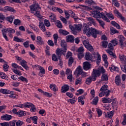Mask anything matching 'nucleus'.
<instances>
[{"mask_svg": "<svg viewBox=\"0 0 126 126\" xmlns=\"http://www.w3.org/2000/svg\"><path fill=\"white\" fill-rule=\"evenodd\" d=\"M102 47L103 48H107L108 47V42L106 41H102L101 42Z\"/></svg>", "mask_w": 126, "mask_h": 126, "instance_id": "63", "label": "nucleus"}, {"mask_svg": "<svg viewBox=\"0 0 126 126\" xmlns=\"http://www.w3.org/2000/svg\"><path fill=\"white\" fill-rule=\"evenodd\" d=\"M105 14L110 20H113L115 19V17H114V15H113V13L111 12L108 13L107 12H105Z\"/></svg>", "mask_w": 126, "mask_h": 126, "instance_id": "36", "label": "nucleus"}, {"mask_svg": "<svg viewBox=\"0 0 126 126\" xmlns=\"http://www.w3.org/2000/svg\"><path fill=\"white\" fill-rule=\"evenodd\" d=\"M0 93H2V94H9L10 93H14V92L13 91H10L7 89H0Z\"/></svg>", "mask_w": 126, "mask_h": 126, "instance_id": "24", "label": "nucleus"}, {"mask_svg": "<svg viewBox=\"0 0 126 126\" xmlns=\"http://www.w3.org/2000/svg\"><path fill=\"white\" fill-rule=\"evenodd\" d=\"M83 31L84 34H86L88 37L92 36L94 39H96L98 34H100L99 30L93 28H89V26H83Z\"/></svg>", "mask_w": 126, "mask_h": 126, "instance_id": "1", "label": "nucleus"}, {"mask_svg": "<svg viewBox=\"0 0 126 126\" xmlns=\"http://www.w3.org/2000/svg\"><path fill=\"white\" fill-rule=\"evenodd\" d=\"M85 59L86 61H91L92 60V58H91V56H90V53L89 52H86Z\"/></svg>", "mask_w": 126, "mask_h": 126, "instance_id": "43", "label": "nucleus"}, {"mask_svg": "<svg viewBox=\"0 0 126 126\" xmlns=\"http://www.w3.org/2000/svg\"><path fill=\"white\" fill-rule=\"evenodd\" d=\"M91 63L88 62H84L83 63V68L84 70L87 71L91 69Z\"/></svg>", "mask_w": 126, "mask_h": 126, "instance_id": "9", "label": "nucleus"}, {"mask_svg": "<svg viewBox=\"0 0 126 126\" xmlns=\"http://www.w3.org/2000/svg\"><path fill=\"white\" fill-rule=\"evenodd\" d=\"M115 83L117 86H120L122 84V80L121 79V76L117 75L115 77Z\"/></svg>", "mask_w": 126, "mask_h": 126, "instance_id": "12", "label": "nucleus"}, {"mask_svg": "<svg viewBox=\"0 0 126 126\" xmlns=\"http://www.w3.org/2000/svg\"><path fill=\"white\" fill-rule=\"evenodd\" d=\"M13 41L15 42H17V43H23L24 42V39L22 38H19L17 36H14L13 38Z\"/></svg>", "mask_w": 126, "mask_h": 126, "instance_id": "35", "label": "nucleus"}, {"mask_svg": "<svg viewBox=\"0 0 126 126\" xmlns=\"http://www.w3.org/2000/svg\"><path fill=\"white\" fill-rule=\"evenodd\" d=\"M26 102L24 104H17L13 105L14 108H21V109L26 108Z\"/></svg>", "mask_w": 126, "mask_h": 126, "instance_id": "25", "label": "nucleus"}, {"mask_svg": "<svg viewBox=\"0 0 126 126\" xmlns=\"http://www.w3.org/2000/svg\"><path fill=\"white\" fill-rule=\"evenodd\" d=\"M8 0L9 2H10V3H14V2H15V3H21V2H25V0Z\"/></svg>", "mask_w": 126, "mask_h": 126, "instance_id": "34", "label": "nucleus"}, {"mask_svg": "<svg viewBox=\"0 0 126 126\" xmlns=\"http://www.w3.org/2000/svg\"><path fill=\"white\" fill-rule=\"evenodd\" d=\"M103 115H105V118L112 119V118H113V116H114V111H112L109 112H107V115L106 114V112H103Z\"/></svg>", "mask_w": 126, "mask_h": 126, "instance_id": "22", "label": "nucleus"}, {"mask_svg": "<svg viewBox=\"0 0 126 126\" xmlns=\"http://www.w3.org/2000/svg\"><path fill=\"white\" fill-rule=\"evenodd\" d=\"M59 58H58V56L56 55V54H53L52 55V61H54V62H58L59 61Z\"/></svg>", "mask_w": 126, "mask_h": 126, "instance_id": "56", "label": "nucleus"}, {"mask_svg": "<svg viewBox=\"0 0 126 126\" xmlns=\"http://www.w3.org/2000/svg\"><path fill=\"white\" fill-rule=\"evenodd\" d=\"M44 24L45 26H46V27H50V26H51V23H50V21L47 19H45L44 20Z\"/></svg>", "mask_w": 126, "mask_h": 126, "instance_id": "52", "label": "nucleus"}, {"mask_svg": "<svg viewBox=\"0 0 126 126\" xmlns=\"http://www.w3.org/2000/svg\"><path fill=\"white\" fill-rule=\"evenodd\" d=\"M26 108H31L30 111L32 112V113L36 112V106L31 102H27Z\"/></svg>", "mask_w": 126, "mask_h": 126, "instance_id": "6", "label": "nucleus"}, {"mask_svg": "<svg viewBox=\"0 0 126 126\" xmlns=\"http://www.w3.org/2000/svg\"><path fill=\"white\" fill-rule=\"evenodd\" d=\"M69 28H70V30L72 31V32L74 35H76L77 34V31H76L75 27H74L73 26L69 25Z\"/></svg>", "mask_w": 126, "mask_h": 126, "instance_id": "41", "label": "nucleus"}, {"mask_svg": "<svg viewBox=\"0 0 126 126\" xmlns=\"http://www.w3.org/2000/svg\"><path fill=\"white\" fill-rule=\"evenodd\" d=\"M85 2L88 4H95V2L93 0H86Z\"/></svg>", "mask_w": 126, "mask_h": 126, "instance_id": "61", "label": "nucleus"}, {"mask_svg": "<svg viewBox=\"0 0 126 126\" xmlns=\"http://www.w3.org/2000/svg\"><path fill=\"white\" fill-rule=\"evenodd\" d=\"M50 89L54 91V92H57L58 91V87L55 84H51L49 86Z\"/></svg>", "mask_w": 126, "mask_h": 126, "instance_id": "32", "label": "nucleus"}, {"mask_svg": "<svg viewBox=\"0 0 126 126\" xmlns=\"http://www.w3.org/2000/svg\"><path fill=\"white\" fill-rule=\"evenodd\" d=\"M3 69L4 71H8V68H9V65L7 64V62H5V63L3 64Z\"/></svg>", "mask_w": 126, "mask_h": 126, "instance_id": "39", "label": "nucleus"}, {"mask_svg": "<svg viewBox=\"0 0 126 126\" xmlns=\"http://www.w3.org/2000/svg\"><path fill=\"white\" fill-rule=\"evenodd\" d=\"M97 21L99 23V25L102 27V28H104V27L105 26V23L104 22L99 19H96Z\"/></svg>", "mask_w": 126, "mask_h": 126, "instance_id": "57", "label": "nucleus"}, {"mask_svg": "<svg viewBox=\"0 0 126 126\" xmlns=\"http://www.w3.org/2000/svg\"><path fill=\"white\" fill-rule=\"evenodd\" d=\"M4 10L7 11H10L11 12H14V11H15V10H14L12 7L8 6H5Z\"/></svg>", "mask_w": 126, "mask_h": 126, "instance_id": "42", "label": "nucleus"}, {"mask_svg": "<svg viewBox=\"0 0 126 126\" xmlns=\"http://www.w3.org/2000/svg\"><path fill=\"white\" fill-rule=\"evenodd\" d=\"M66 41L70 43H73L74 42V37L72 35H69L66 36Z\"/></svg>", "mask_w": 126, "mask_h": 126, "instance_id": "26", "label": "nucleus"}, {"mask_svg": "<svg viewBox=\"0 0 126 126\" xmlns=\"http://www.w3.org/2000/svg\"><path fill=\"white\" fill-rule=\"evenodd\" d=\"M118 33H119V31L116 29L112 28V29L111 30V35H114V34H117Z\"/></svg>", "mask_w": 126, "mask_h": 126, "instance_id": "58", "label": "nucleus"}, {"mask_svg": "<svg viewBox=\"0 0 126 126\" xmlns=\"http://www.w3.org/2000/svg\"><path fill=\"white\" fill-rule=\"evenodd\" d=\"M109 69L112 72L116 71L117 72H119L120 69L118 67V66H116L114 65H112L111 67H109Z\"/></svg>", "mask_w": 126, "mask_h": 126, "instance_id": "28", "label": "nucleus"}, {"mask_svg": "<svg viewBox=\"0 0 126 126\" xmlns=\"http://www.w3.org/2000/svg\"><path fill=\"white\" fill-rule=\"evenodd\" d=\"M26 63H27V62L24 60H22V61L21 62V65L22 66H23L25 69L29 70V67H28Z\"/></svg>", "mask_w": 126, "mask_h": 126, "instance_id": "20", "label": "nucleus"}, {"mask_svg": "<svg viewBox=\"0 0 126 126\" xmlns=\"http://www.w3.org/2000/svg\"><path fill=\"white\" fill-rule=\"evenodd\" d=\"M55 24L56 26L58 27V28H60V29H62V28H63V24H62V23H61L59 20H57Z\"/></svg>", "mask_w": 126, "mask_h": 126, "instance_id": "53", "label": "nucleus"}, {"mask_svg": "<svg viewBox=\"0 0 126 126\" xmlns=\"http://www.w3.org/2000/svg\"><path fill=\"white\" fill-rule=\"evenodd\" d=\"M94 58L97 57L96 63H101V56L100 54L98 52H96V53L94 52Z\"/></svg>", "mask_w": 126, "mask_h": 126, "instance_id": "19", "label": "nucleus"}, {"mask_svg": "<svg viewBox=\"0 0 126 126\" xmlns=\"http://www.w3.org/2000/svg\"><path fill=\"white\" fill-rule=\"evenodd\" d=\"M38 26L42 32H45L47 30L46 29V27H45V25H44V23H43V22H39Z\"/></svg>", "mask_w": 126, "mask_h": 126, "instance_id": "21", "label": "nucleus"}, {"mask_svg": "<svg viewBox=\"0 0 126 126\" xmlns=\"http://www.w3.org/2000/svg\"><path fill=\"white\" fill-rule=\"evenodd\" d=\"M71 17L74 19V21L76 22H77V20L79 19L78 17L75 16V13H74V12H73L72 11H71Z\"/></svg>", "mask_w": 126, "mask_h": 126, "instance_id": "40", "label": "nucleus"}, {"mask_svg": "<svg viewBox=\"0 0 126 126\" xmlns=\"http://www.w3.org/2000/svg\"><path fill=\"white\" fill-rule=\"evenodd\" d=\"M83 43L85 48L90 51V52H93L94 51L93 46H92L91 44H89V42H88L87 41L84 40L83 41Z\"/></svg>", "mask_w": 126, "mask_h": 126, "instance_id": "7", "label": "nucleus"}, {"mask_svg": "<svg viewBox=\"0 0 126 126\" xmlns=\"http://www.w3.org/2000/svg\"><path fill=\"white\" fill-rule=\"evenodd\" d=\"M16 120H13L12 121H10L8 122L9 126H15L16 125Z\"/></svg>", "mask_w": 126, "mask_h": 126, "instance_id": "59", "label": "nucleus"}, {"mask_svg": "<svg viewBox=\"0 0 126 126\" xmlns=\"http://www.w3.org/2000/svg\"><path fill=\"white\" fill-rule=\"evenodd\" d=\"M123 126H126V114L124 115V119L122 123Z\"/></svg>", "mask_w": 126, "mask_h": 126, "instance_id": "64", "label": "nucleus"}, {"mask_svg": "<svg viewBox=\"0 0 126 126\" xmlns=\"http://www.w3.org/2000/svg\"><path fill=\"white\" fill-rule=\"evenodd\" d=\"M102 60L104 62L105 64L104 66L105 67H108L109 65V63L108 62V56L106 54H103L102 55Z\"/></svg>", "mask_w": 126, "mask_h": 126, "instance_id": "15", "label": "nucleus"}, {"mask_svg": "<svg viewBox=\"0 0 126 126\" xmlns=\"http://www.w3.org/2000/svg\"><path fill=\"white\" fill-rule=\"evenodd\" d=\"M101 75V71L98 69H93V72L91 74V76L93 78L94 80H96L97 78L100 76Z\"/></svg>", "mask_w": 126, "mask_h": 126, "instance_id": "3", "label": "nucleus"}, {"mask_svg": "<svg viewBox=\"0 0 126 126\" xmlns=\"http://www.w3.org/2000/svg\"><path fill=\"white\" fill-rule=\"evenodd\" d=\"M36 40H36L35 42L37 43V45H40L42 46V45H44V44H45L44 41L42 40V37L40 36H37L36 37Z\"/></svg>", "mask_w": 126, "mask_h": 126, "instance_id": "18", "label": "nucleus"}, {"mask_svg": "<svg viewBox=\"0 0 126 126\" xmlns=\"http://www.w3.org/2000/svg\"><path fill=\"white\" fill-rule=\"evenodd\" d=\"M102 102L103 104H107L112 102V99L109 97H103L102 98Z\"/></svg>", "mask_w": 126, "mask_h": 126, "instance_id": "27", "label": "nucleus"}, {"mask_svg": "<svg viewBox=\"0 0 126 126\" xmlns=\"http://www.w3.org/2000/svg\"><path fill=\"white\" fill-rule=\"evenodd\" d=\"M17 116L19 117H24V116H26V111L23 110H19L18 111V114Z\"/></svg>", "mask_w": 126, "mask_h": 126, "instance_id": "31", "label": "nucleus"}, {"mask_svg": "<svg viewBox=\"0 0 126 126\" xmlns=\"http://www.w3.org/2000/svg\"><path fill=\"white\" fill-rule=\"evenodd\" d=\"M1 32L2 33V36L4 38V39H5V41H9V39H8L7 35H6V32H4L3 29L1 30Z\"/></svg>", "mask_w": 126, "mask_h": 126, "instance_id": "46", "label": "nucleus"}, {"mask_svg": "<svg viewBox=\"0 0 126 126\" xmlns=\"http://www.w3.org/2000/svg\"><path fill=\"white\" fill-rule=\"evenodd\" d=\"M92 81H95V80H94L93 78L91 76L86 79V83L87 84V85H90Z\"/></svg>", "mask_w": 126, "mask_h": 126, "instance_id": "30", "label": "nucleus"}, {"mask_svg": "<svg viewBox=\"0 0 126 126\" xmlns=\"http://www.w3.org/2000/svg\"><path fill=\"white\" fill-rule=\"evenodd\" d=\"M101 81H108L109 80V77H108V74L104 73L101 75Z\"/></svg>", "mask_w": 126, "mask_h": 126, "instance_id": "29", "label": "nucleus"}, {"mask_svg": "<svg viewBox=\"0 0 126 126\" xmlns=\"http://www.w3.org/2000/svg\"><path fill=\"white\" fill-rule=\"evenodd\" d=\"M61 46L64 51H67V44H66V42L64 40H62L61 43Z\"/></svg>", "mask_w": 126, "mask_h": 126, "instance_id": "16", "label": "nucleus"}, {"mask_svg": "<svg viewBox=\"0 0 126 126\" xmlns=\"http://www.w3.org/2000/svg\"><path fill=\"white\" fill-rule=\"evenodd\" d=\"M111 24L112 26H114V27H116L117 29H121V26L118 23L116 22L115 21H111Z\"/></svg>", "mask_w": 126, "mask_h": 126, "instance_id": "33", "label": "nucleus"}, {"mask_svg": "<svg viewBox=\"0 0 126 126\" xmlns=\"http://www.w3.org/2000/svg\"><path fill=\"white\" fill-rule=\"evenodd\" d=\"M98 101H99V97L98 96H96L93 100L92 104L95 105H97V104H98Z\"/></svg>", "mask_w": 126, "mask_h": 126, "instance_id": "48", "label": "nucleus"}, {"mask_svg": "<svg viewBox=\"0 0 126 126\" xmlns=\"http://www.w3.org/2000/svg\"><path fill=\"white\" fill-rule=\"evenodd\" d=\"M24 124V122L23 121H21L20 120H16V126H21L22 125Z\"/></svg>", "mask_w": 126, "mask_h": 126, "instance_id": "60", "label": "nucleus"}, {"mask_svg": "<svg viewBox=\"0 0 126 126\" xmlns=\"http://www.w3.org/2000/svg\"><path fill=\"white\" fill-rule=\"evenodd\" d=\"M65 53H66V51L63 50L62 48H58L56 50V54L59 59H60L62 55L63 56H65Z\"/></svg>", "mask_w": 126, "mask_h": 126, "instance_id": "5", "label": "nucleus"}, {"mask_svg": "<svg viewBox=\"0 0 126 126\" xmlns=\"http://www.w3.org/2000/svg\"><path fill=\"white\" fill-rule=\"evenodd\" d=\"M103 108L104 110H106V111H110L111 110V104H105L103 106Z\"/></svg>", "mask_w": 126, "mask_h": 126, "instance_id": "55", "label": "nucleus"}, {"mask_svg": "<svg viewBox=\"0 0 126 126\" xmlns=\"http://www.w3.org/2000/svg\"><path fill=\"white\" fill-rule=\"evenodd\" d=\"M87 95V93H85L83 95L79 96L78 97V102L79 103H81V105H84V103H85V101H84V100L85 99V96Z\"/></svg>", "mask_w": 126, "mask_h": 126, "instance_id": "13", "label": "nucleus"}, {"mask_svg": "<svg viewBox=\"0 0 126 126\" xmlns=\"http://www.w3.org/2000/svg\"><path fill=\"white\" fill-rule=\"evenodd\" d=\"M92 14L94 15V17L95 18H102L104 21L106 22H110V20L107 18V16L105 15L103 12H100V11L98 10H94L92 12Z\"/></svg>", "mask_w": 126, "mask_h": 126, "instance_id": "2", "label": "nucleus"}, {"mask_svg": "<svg viewBox=\"0 0 126 126\" xmlns=\"http://www.w3.org/2000/svg\"><path fill=\"white\" fill-rule=\"evenodd\" d=\"M0 78L2 79H5V80H7V78H8V76L5 74V73L0 72Z\"/></svg>", "mask_w": 126, "mask_h": 126, "instance_id": "44", "label": "nucleus"}, {"mask_svg": "<svg viewBox=\"0 0 126 126\" xmlns=\"http://www.w3.org/2000/svg\"><path fill=\"white\" fill-rule=\"evenodd\" d=\"M31 119L32 121H33V124H34V125H37V121H38V117L37 116L31 117Z\"/></svg>", "mask_w": 126, "mask_h": 126, "instance_id": "54", "label": "nucleus"}, {"mask_svg": "<svg viewBox=\"0 0 126 126\" xmlns=\"http://www.w3.org/2000/svg\"><path fill=\"white\" fill-rule=\"evenodd\" d=\"M41 7L39 6V4L35 3L30 6V9L31 11H36L38 9H40Z\"/></svg>", "mask_w": 126, "mask_h": 126, "instance_id": "11", "label": "nucleus"}, {"mask_svg": "<svg viewBox=\"0 0 126 126\" xmlns=\"http://www.w3.org/2000/svg\"><path fill=\"white\" fill-rule=\"evenodd\" d=\"M4 32H6L7 33L8 36L10 38H13V34L15 33V30L12 28H8V29H3Z\"/></svg>", "mask_w": 126, "mask_h": 126, "instance_id": "4", "label": "nucleus"}, {"mask_svg": "<svg viewBox=\"0 0 126 126\" xmlns=\"http://www.w3.org/2000/svg\"><path fill=\"white\" fill-rule=\"evenodd\" d=\"M74 62V59H73V57H70L68 61V65L70 67L72 65V63H73Z\"/></svg>", "mask_w": 126, "mask_h": 126, "instance_id": "38", "label": "nucleus"}, {"mask_svg": "<svg viewBox=\"0 0 126 126\" xmlns=\"http://www.w3.org/2000/svg\"><path fill=\"white\" fill-rule=\"evenodd\" d=\"M69 90V86L68 85H64V86L62 87L61 93H65Z\"/></svg>", "mask_w": 126, "mask_h": 126, "instance_id": "17", "label": "nucleus"}, {"mask_svg": "<svg viewBox=\"0 0 126 126\" xmlns=\"http://www.w3.org/2000/svg\"><path fill=\"white\" fill-rule=\"evenodd\" d=\"M110 42H111L110 43H111V44L113 45L114 46H117V45H118V41H117L116 38H114L113 40H111Z\"/></svg>", "mask_w": 126, "mask_h": 126, "instance_id": "62", "label": "nucleus"}, {"mask_svg": "<svg viewBox=\"0 0 126 126\" xmlns=\"http://www.w3.org/2000/svg\"><path fill=\"white\" fill-rule=\"evenodd\" d=\"M83 71V70H82L81 66H79L77 67L74 71V75L76 76V77H79L80 76V75L82 74Z\"/></svg>", "mask_w": 126, "mask_h": 126, "instance_id": "8", "label": "nucleus"}, {"mask_svg": "<svg viewBox=\"0 0 126 126\" xmlns=\"http://www.w3.org/2000/svg\"><path fill=\"white\" fill-rule=\"evenodd\" d=\"M59 32L63 36H66V35H68V34H69V32L64 30H59Z\"/></svg>", "mask_w": 126, "mask_h": 126, "instance_id": "37", "label": "nucleus"}, {"mask_svg": "<svg viewBox=\"0 0 126 126\" xmlns=\"http://www.w3.org/2000/svg\"><path fill=\"white\" fill-rule=\"evenodd\" d=\"M114 13L115 14L116 16L118 17L119 19L122 20V21H125L126 20V18L125 17L123 16L122 13H120V12L118 10H115L114 11Z\"/></svg>", "mask_w": 126, "mask_h": 126, "instance_id": "10", "label": "nucleus"}, {"mask_svg": "<svg viewBox=\"0 0 126 126\" xmlns=\"http://www.w3.org/2000/svg\"><path fill=\"white\" fill-rule=\"evenodd\" d=\"M12 118V116L6 114L1 116L0 117V119L2 121H10Z\"/></svg>", "mask_w": 126, "mask_h": 126, "instance_id": "14", "label": "nucleus"}, {"mask_svg": "<svg viewBox=\"0 0 126 126\" xmlns=\"http://www.w3.org/2000/svg\"><path fill=\"white\" fill-rule=\"evenodd\" d=\"M12 70L13 72H14V73H15V74H17V75H19V76L22 75L21 72H20V71H19V70L15 69H12Z\"/></svg>", "mask_w": 126, "mask_h": 126, "instance_id": "49", "label": "nucleus"}, {"mask_svg": "<svg viewBox=\"0 0 126 126\" xmlns=\"http://www.w3.org/2000/svg\"><path fill=\"white\" fill-rule=\"evenodd\" d=\"M109 89V87H108V85H104L101 87V88L100 89V91H107Z\"/></svg>", "mask_w": 126, "mask_h": 126, "instance_id": "50", "label": "nucleus"}, {"mask_svg": "<svg viewBox=\"0 0 126 126\" xmlns=\"http://www.w3.org/2000/svg\"><path fill=\"white\" fill-rule=\"evenodd\" d=\"M118 39H119V42L121 44V47H124V41H125V39H126L124 35H120L118 36Z\"/></svg>", "mask_w": 126, "mask_h": 126, "instance_id": "23", "label": "nucleus"}, {"mask_svg": "<svg viewBox=\"0 0 126 126\" xmlns=\"http://www.w3.org/2000/svg\"><path fill=\"white\" fill-rule=\"evenodd\" d=\"M96 112L97 114V118H100V117L103 115V112L100 108L96 109Z\"/></svg>", "mask_w": 126, "mask_h": 126, "instance_id": "51", "label": "nucleus"}, {"mask_svg": "<svg viewBox=\"0 0 126 126\" xmlns=\"http://www.w3.org/2000/svg\"><path fill=\"white\" fill-rule=\"evenodd\" d=\"M13 19H14V17L8 16L6 17V20L8 21V22H9L10 24L13 22Z\"/></svg>", "mask_w": 126, "mask_h": 126, "instance_id": "45", "label": "nucleus"}, {"mask_svg": "<svg viewBox=\"0 0 126 126\" xmlns=\"http://www.w3.org/2000/svg\"><path fill=\"white\" fill-rule=\"evenodd\" d=\"M14 24L17 26H19V25H21V21L18 19H16L14 20Z\"/></svg>", "mask_w": 126, "mask_h": 126, "instance_id": "47", "label": "nucleus"}]
</instances>
